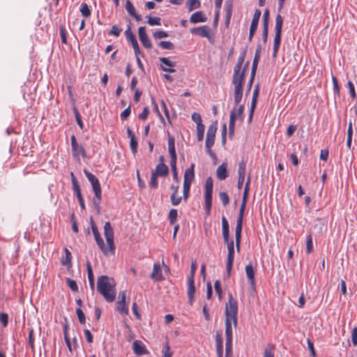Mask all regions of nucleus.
I'll use <instances>...</instances> for the list:
<instances>
[{"instance_id": "22", "label": "nucleus", "mask_w": 357, "mask_h": 357, "mask_svg": "<svg viewBox=\"0 0 357 357\" xmlns=\"http://www.w3.org/2000/svg\"><path fill=\"white\" fill-rule=\"evenodd\" d=\"M151 278L155 281H161L164 280L160 266L159 264H154L153 272L150 275Z\"/></svg>"}, {"instance_id": "12", "label": "nucleus", "mask_w": 357, "mask_h": 357, "mask_svg": "<svg viewBox=\"0 0 357 357\" xmlns=\"http://www.w3.org/2000/svg\"><path fill=\"white\" fill-rule=\"evenodd\" d=\"M138 35L139 40L145 48L151 49L153 47L152 43L146 33L145 26L139 27Z\"/></svg>"}, {"instance_id": "6", "label": "nucleus", "mask_w": 357, "mask_h": 357, "mask_svg": "<svg viewBox=\"0 0 357 357\" xmlns=\"http://www.w3.org/2000/svg\"><path fill=\"white\" fill-rule=\"evenodd\" d=\"M90 224L97 245H98L100 250L103 252L104 255H107L108 250L105 245L103 239L100 236L98 227L96 226V222H94L92 217L90 218Z\"/></svg>"}, {"instance_id": "9", "label": "nucleus", "mask_w": 357, "mask_h": 357, "mask_svg": "<svg viewBox=\"0 0 357 357\" xmlns=\"http://www.w3.org/2000/svg\"><path fill=\"white\" fill-rule=\"evenodd\" d=\"M84 173L85 176H86V178L89 179V181H90V183L92 185L93 190L96 196V197L99 196L100 192H101L102 190H101L100 184V182H99L98 178L95 175H93L92 173L87 171L86 169L84 170Z\"/></svg>"}, {"instance_id": "60", "label": "nucleus", "mask_w": 357, "mask_h": 357, "mask_svg": "<svg viewBox=\"0 0 357 357\" xmlns=\"http://www.w3.org/2000/svg\"><path fill=\"white\" fill-rule=\"evenodd\" d=\"M157 178H158L157 175L151 173V181H150L149 185L152 188L155 189V188H158V182Z\"/></svg>"}, {"instance_id": "25", "label": "nucleus", "mask_w": 357, "mask_h": 357, "mask_svg": "<svg viewBox=\"0 0 357 357\" xmlns=\"http://www.w3.org/2000/svg\"><path fill=\"white\" fill-rule=\"evenodd\" d=\"M195 163H192L190 167L185 169L183 181L192 183V181L195 179Z\"/></svg>"}, {"instance_id": "28", "label": "nucleus", "mask_w": 357, "mask_h": 357, "mask_svg": "<svg viewBox=\"0 0 357 357\" xmlns=\"http://www.w3.org/2000/svg\"><path fill=\"white\" fill-rule=\"evenodd\" d=\"M72 153L75 158L79 160L81 155L83 158H86V153L82 145L78 144L75 149L72 148Z\"/></svg>"}, {"instance_id": "27", "label": "nucleus", "mask_w": 357, "mask_h": 357, "mask_svg": "<svg viewBox=\"0 0 357 357\" xmlns=\"http://www.w3.org/2000/svg\"><path fill=\"white\" fill-rule=\"evenodd\" d=\"M243 86H234V103L236 107H237L243 97Z\"/></svg>"}, {"instance_id": "46", "label": "nucleus", "mask_w": 357, "mask_h": 357, "mask_svg": "<svg viewBox=\"0 0 357 357\" xmlns=\"http://www.w3.org/2000/svg\"><path fill=\"white\" fill-rule=\"evenodd\" d=\"M313 250V245H312V237L311 234H310L306 238V252L307 254H310Z\"/></svg>"}, {"instance_id": "30", "label": "nucleus", "mask_w": 357, "mask_h": 357, "mask_svg": "<svg viewBox=\"0 0 357 357\" xmlns=\"http://www.w3.org/2000/svg\"><path fill=\"white\" fill-rule=\"evenodd\" d=\"M232 321L225 319V335L226 341H232Z\"/></svg>"}, {"instance_id": "24", "label": "nucleus", "mask_w": 357, "mask_h": 357, "mask_svg": "<svg viewBox=\"0 0 357 357\" xmlns=\"http://www.w3.org/2000/svg\"><path fill=\"white\" fill-rule=\"evenodd\" d=\"M216 175L218 179L223 181L228 176L227 164L226 162L222 163L216 170Z\"/></svg>"}, {"instance_id": "23", "label": "nucleus", "mask_w": 357, "mask_h": 357, "mask_svg": "<svg viewBox=\"0 0 357 357\" xmlns=\"http://www.w3.org/2000/svg\"><path fill=\"white\" fill-rule=\"evenodd\" d=\"M168 151L170 155L171 160L177 159L175 149V139L169 134L168 135Z\"/></svg>"}, {"instance_id": "8", "label": "nucleus", "mask_w": 357, "mask_h": 357, "mask_svg": "<svg viewBox=\"0 0 357 357\" xmlns=\"http://www.w3.org/2000/svg\"><path fill=\"white\" fill-rule=\"evenodd\" d=\"M125 36L128 41L132 44L136 57H137V55L139 54H142L143 56L142 53L140 51L136 36L132 32L131 27L130 25L128 26V29L125 31Z\"/></svg>"}, {"instance_id": "20", "label": "nucleus", "mask_w": 357, "mask_h": 357, "mask_svg": "<svg viewBox=\"0 0 357 357\" xmlns=\"http://www.w3.org/2000/svg\"><path fill=\"white\" fill-rule=\"evenodd\" d=\"M222 237L225 243L230 241L229 239V225L227 218L225 216L222 217Z\"/></svg>"}, {"instance_id": "54", "label": "nucleus", "mask_w": 357, "mask_h": 357, "mask_svg": "<svg viewBox=\"0 0 357 357\" xmlns=\"http://www.w3.org/2000/svg\"><path fill=\"white\" fill-rule=\"evenodd\" d=\"M261 46L260 44H259L257 46L252 63H255L257 64H259V60H260V56H261Z\"/></svg>"}, {"instance_id": "58", "label": "nucleus", "mask_w": 357, "mask_h": 357, "mask_svg": "<svg viewBox=\"0 0 357 357\" xmlns=\"http://www.w3.org/2000/svg\"><path fill=\"white\" fill-rule=\"evenodd\" d=\"M332 81L333 84V91L335 95H337V96H340V87L338 85L337 79L336 77L333 76L332 77Z\"/></svg>"}, {"instance_id": "29", "label": "nucleus", "mask_w": 357, "mask_h": 357, "mask_svg": "<svg viewBox=\"0 0 357 357\" xmlns=\"http://www.w3.org/2000/svg\"><path fill=\"white\" fill-rule=\"evenodd\" d=\"M226 16H225V25L228 26L230 23V20L232 14V2L227 1L225 2Z\"/></svg>"}, {"instance_id": "41", "label": "nucleus", "mask_w": 357, "mask_h": 357, "mask_svg": "<svg viewBox=\"0 0 357 357\" xmlns=\"http://www.w3.org/2000/svg\"><path fill=\"white\" fill-rule=\"evenodd\" d=\"M102 199V192H100V195L96 197L95 195V197H93V204L94 206V208L97 212V213H100V200Z\"/></svg>"}, {"instance_id": "21", "label": "nucleus", "mask_w": 357, "mask_h": 357, "mask_svg": "<svg viewBox=\"0 0 357 357\" xmlns=\"http://www.w3.org/2000/svg\"><path fill=\"white\" fill-rule=\"evenodd\" d=\"M151 173L155 174L158 176L165 177L169 174V167L165 163L158 164L155 171H153Z\"/></svg>"}, {"instance_id": "61", "label": "nucleus", "mask_w": 357, "mask_h": 357, "mask_svg": "<svg viewBox=\"0 0 357 357\" xmlns=\"http://www.w3.org/2000/svg\"><path fill=\"white\" fill-rule=\"evenodd\" d=\"M214 288L215 291L219 298V299H221L222 298V287L221 284L219 280H215L214 283Z\"/></svg>"}, {"instance_id": "59", "label": "nucleus", "mask_w": 357, "mask_h": 357, "mask_svg": "<svg viewBox=\"0 0 357 357\" xmlns=\"http://www.w3.org/2000/svg\"><path fill=\"white\" fill-rule=\"evenodd\" d=\"M197 266L196 261L194 260L191 263L190 273V275L188 276V279H194L195 275V273L197 271Z\"/></svg>"}, {"instance_id": "62", "label": "nucleus", "mask_w": 357, "mask_h": 357, "mask_svg": "<svg viewBox=\"0 0 357 357\" xmlns=\"http://www.w3.org/2000/svg\"><path fill=\"white\" fill-rule=\"evenodd\" d=\"M274 346L270 347V345H268L264 350V357H274Z\"/></svg>"}, {"instance_id": "5", "label": "nucleus", "mask_w": 357, "mask_h": 357, "mask_svg": "<svg viewBox=\"0 0 357 357\" xmlns=\"http://www.w3.org/2000/svg\"><path fill=\"white\" fill-rule=\"evenodd\" d=\"M104 235L107 243L109 246V250L112 254H114L115 244L114 241V230L109 222H106L104 226Z\"/></svg>"}, {"instance_id": "39", "label": "nucleus", "mask_w": 357, "mask_h": 357, "mask_svg": "<svg viewBox=\"0 0 357 357\" xmlns=\"http://www.w3.org/2000/svg\"><path fill=\"white\" fill-rule=\"evenodd\" d=\"M146 17L148 19L146 22L150 26H155V25L160 26L161 25V18L160 17H151V16H146Z\"/></svg>"}, {"instance_id": "55", "label": "nucleus", "mask_w": 357, "mask_h": 357, "mask_svg": "<svg viewBox=\"0 0 357 357\" xmlns=\"http://www.w3.org/2000/svg\"><path fill=\"white\" fill-rule=\"evenodd\" d=\"M76 314L77 315V318L81 324H84L86 323V317L84 313L82 310L81 308L76 309Z\"/></svg>"}, {"instance_id": "15", "label": "nucleus", "mask_w": 357, "mask_h": 357, "mask_svg": "<svg viewBox=\"0 0 357 357\" xmlns=\"http://www.w3.org/2000/svg\"><path fill=\"white\" fill-rule=\"evenodd\" d=\"M132 349L134 353L137 356L148 354L149 351L146 349L144 343L140 340H135L132 344Z\"/></svg>"}, {"instance_id": "49", "label": "nucleus", "mask_w": 357, "mask_h": 357, "mask_svg": "<svg viewBox=\"0 0 357 357\" xmlns=\"http://www.w3.org/2000/svg\"><path fill=\"white\" fill-rule=\"evenodd\" d=\"M219 197L224 206H226L229 204V197L226 192H220L219 193Z\"/></svg>"}, {"instance_id": "40", "label": "nucleus", "mask_w": 357, "mask_h": 357, "mask_svg": "<svg viewBox=\"0 0 357 357\" xmlns=\"http://www.w3.org/2000/svg\"><path fill=\"white\" fill-rule=\"evenodd\" d=\"M236 119V108H234L229 115V129H235V121Z\"/></svg>"}, {"instance_id": "14", "label": "nucleus", "mask_w": 357, "mask_h": 357, "mask_svg": "<svg viewBox=\"0 0 357 357\" xmlns=\"http://www.w3.org/2000/svg\"><path fill=\"white\" fill-rule=\"evenodd\" d=\"M245 273H246V276L248 278L249 284H250L252 289L253 291H255L256 290V283H255V271L254 268L251 264H250L245 266Z\"/></svg>"}, {"instance_id": "19", "label": "nucleus", "mask_w": 357, "mask_h": 357, "mask_svg": "<svg viewBox=\"0 0 357 357\" xmlns=\"http://www.w3.org/2000/svg\"><path fill=\"white\" fill-rule=\"evenodd\" d=\"M125 7L129 15L133 17L136 21L139 22L142 20V16L136 13L135 8L130 0H126Z\"/></svg>"}, {"instance_id": "36", "label": "nucleus", "mask_w": 357, "mask_h": 357, "mask_svg": "<svg viewBox=\"0 0 357 357\" xmlns=\"http://www.w3.org/2000/svg\"><path fill=\"white\" fill-rule=\"evenodd\" d=\"M188 11H192L195 9H197L201 6V2L199 0H188L187 2Z\"/></svg>"}, {"instance_id": "45", "label": "nucleus", "mask_w": 357, "mask_h": 357, "mask_svg": "<svg viewBox=\"0 0 357 357\" xmlns=\"http://www.w3.org/2000/svg\"><path fill=\"white\" fill-rule=\"evenodd\" d=\"M246 162L242 160L238 164V177H244L245 176Z\"/></svg>"}, {"instance_id": "51", "label": "nucleus", "mask_w": 357, "mask_h": 357, "mask_svg": "<svg viewBox=\"0 0 357 357\" xmlns=\"http://www.w3.org/2000/svg\"><path fill=\"white\" fill-rule=\"evenodd\" d=\"M153 36L155 39H161L169 36L168 33L165 31L158 30L153 33Z\"/></svg>"}, {"instance_id": "57", "label": "nucleus", "mask_w": 357, "mask_h": 357, "mask_svg": "<svg viewBox=\"0 0 357 357\" xmlns=\"http://www.w3.org/2000/svg\"><path fill=\"white\" fill-rule=\"evenodd\" d=\"M86 270H87L89 282L93 281L94 280L93 273L91 265L89 261H87V262H86Z\"/></svg>"}, {"instance_id": "53", "label": "nucleus", "mask_w": 357, "mask_h": 357, "mask_svg": "<svg viewBox=\"0 0 357 357\" xmlns=\"http://www.w3.org/2000/svg\"><path fill=\"white\" fill-rule=\"evenodd\" d=\"M225 357L232 356V341H226Z\"/></svg>"}, {"instance_id": "44", "label": "nucleus", "mask_w": 357, "mask_h": 357, "mask_svg": "<svg viewBox=\"0 0 357 357\" xmlns=\"http://www.w3.org/2000/svg\"><path fill=\"white\" fill-rule=\"evenodd\" d=\"M80 12L83 17L85 18L89 17L91 15V10L89 8L88 5L86 3H82L80 7Z\"/></svg>"}, {"instance_id": "7", "label": "nucleus", "mask_w": 357, "mask_h": 357, "mask_svg": "<svg viewBox=\"0 0 357 357\" xmlns=\"http://www.w3.org/2000/svg\"><path fill=\"white\" fill-rule=\"evenodd\" d=\"M225 243L227 245V249H228L226 271H227V277L229 278L231 274V271L232 266H233V263H234V243L233 240H231L230 241H227V243Z\"/></svg>"}, {"instance_id": "63", "label": "nucleus", "mask_w": 357, "mask_h": 357, "mask_svg": "<svg viewBox=\"0 0 357 357\" xmlns=\"http://www.w3.org/2000/svg\"><path fill=\"white\" fill-rule=\"evenodd\" d=\"M131 113V106L130 105L125 109L121 113V118L122 120H126L128 118V116L130 115Z\"/></svg>"}, {"instance_id": "1", "label": "nucleus", "mask_w": 357, "mask_h": 357, "mask_svg": "<svg viewBox=\"0 0 357 357\" xmlns=\"http://www.w3.org/2000/svg\"><path fill=\"white\" fill-rule=\"evenodd\" d=\"M114 279L107 275L98 278L97 289L107 302H113L116 298V289Z\"/></svg>"}, {"instance_id": "13", "label": "nucleus", "mask_w": 357, "mask_h": 357, "mask_svg": "<svg viewBox=\"0 0 357 357\" xmlns=\"http://www.w3.org/2000/svg\"><path fill=\"white\" fill-rule=\"evenodd\" d=\"M239 69L234 68V74L232 77V84L234 86H243L245 82V74Z\"/></svg>"}, {"instance_id": "47", "label": "nucleus", "mask_w": 357, "mask_h": 357, "mask_svg": "<svg viewBox=\"0 0 357 357\" xmlns=\"http://www.w3.org/2000/svg\"><path fill=\"white\" fill-rule=\"evenodd\" d=\"M234 108H236V118L238 117L241 121H243L244 120V105H240L238 108L236 106Z\"/></svg>"}, {"instance_id": "64", "label": "nucleus", "mask_w": 357, "mask_h": 357, "mask_svg": "<svg viewBox=\"0 0 357 357\" xmlns=\"http://www.w3.org/2000/svg\"><path fill=\"white\" fill-rule=\"evenodd\" d=\"M351 341L354 346L357 345V327H354L351 333Z\"/></svg>"}, {"instance_id": "3", "label": "nucleus", "mask_w": 357, "mask_h": 357, "mask_svg": "<svg viewBox=\"0 0 357 357\" xmlns=\"http://www.w3.org/2000/svg\"><path fill=\"white\" fill-rule=\"evenodd\" d=\"M238 303L234 298L231 294H229L228 302L225 305V316L226 319L232 321L235 327L238 323Z\"/></svg>"}, {"instance_id": "31", "label": "nucleus", "mask_w": 357, "mask_h": 357, "mask_svg": "<svg viewBox=\"0 0 357 357\" xmlns=\"http://www.w3.org/2000/svg\"><path fill=\"white\" fill-rule=\"evenodd\" d=\"M66 257L64 259L61 260V264L63 266H67L68 268H70L72 266V255L71 252L68 248L64 249Z\"/></svg>"}, {"instance_id": "10", "label": "nucleus", "mask_w": 357, "mask_h": 357, "mask_svg": "<svg viewBox=\"0 0 357 357\" xmlns=\"http://www.w3.org/2000/svg\"><path fill=\"white\" fill-rule=\"evenodd\" d=\"M261 15V12L259 9H256L255 10V13H254V15H253V17H252V20L251 22L250 26V32H249V37H248V40L250 42L252 41V38L255 36V32L257 29L258 23H259V20L260 19Z\"/></svg>"}, {"instance_id": "26", "label": "nucleus", "mask_w": 357, "mask_h": 357, "mask_svg": "<svg viewBox=\"0 0 357 357\" xmlns=\"http://www.w3.org/2000/svg\"><path fill=\"white\" fill-rule=\"evenodd\" d=\"M206 20L207 17L204 15L202 11H197L193 13L190 18V22L192 24L205 22Z\"/></svg>"}, {"instance_id": "35", "label": "nucleus", "mask_w": 357, "mask_h": 357, "mask_svg": "<svg viewBox=\"0 0 357 357\" xmlns=\"http://www.w3.org/2000/svg\"><path fill=\"white\" fill-rule=\"evenodd\" d=\"M246 50H244L242 51L240 54V56L238 58L237 63H236L234 66V69H239L241 70V67L243 65L245 57L246 55Z\"/></svg>"}, {"instance_id": "43", "label": "nucleus", "mask_w": 357, "mask_h": 357, "mask_svg": "<svg viewBox=\"0 0 357 357\" xmlns=\"http://www.w3.org/2000/svg\"><path fill=\"white\" fill-rule=\"evenodd\" d=\"M176 161H177V159L170 160V166H171L172 171L173 178L175 181H178V172L176 170Z\"/></svg>"}, {"instance_id": "38", "label": "nucleus", "mask_w": 357, "mask_h": 357, "mask_svg": "<svg viewBox=\"0 0 357 357\" xmlns=\"http://www.w3.org/2000/svg\"><path fill=\"white\" fill-rule=\"evenodd\" d=\"M73 112H74L75 120H76V122H77V125L79 126V127L81 129H83L84 128V123H83V121L82 120L81 115H80L78 109H77V107H76V106L75 105L73 106Z\"/></svg>"}, {"instance_id": "37", "label": "nucleus", "mask_w": 357, "mask_h": 357, "mask_svg": "<svg viewBox=\"0 0 357 357\" xmlns=\"http://www.w3.org/2000/svg\"><path fill=\"white\" fill-rule=\"evenodd\" d=\"M259 89H260L259 84H256L255 86L253 93H252V102H251V105H252V106H257V99H258L259 93Z\"/></svg>"}, {"instance_id": "42", "label": "nucleus", "mask_w": 357, "mask_h": 357, "mask_svg": "<svg viewBox=\"0 0 357 357\" xmlns=\"http://www.w3.org/2000/svg\"><path fill=\"white\" fill-rule=\"evenodd\" d=\"M204 131H205L204 125L199 124V125L197 126V137L198 142H201L204 139Z\"/></svg>"}, {"instance_id": "34", "label": "nucleus", "mask_w": 357, "mask_h": 357, "mask_svg": "<svg viewBox=\"0 0 357 357\" xmlns=\"http://www.w3.org/2000/svg\"><path fill=\"white\" fill-rule=\"evenodd\" d=\"M116 308L121 314H128V308L126 305L125 301H120V300L116 302Z\"/></svg>"}, {"instance_id": "33", "label": "nucleus", "mask_w": 357, "mask_h": 357, "mask_svg": "<svg viewBox=\"0 0 357 357\" xmlns=\"http://www.w3.org/2000/svg\"><path fill=\"white\" fill-rule=\"evenodd\" d=\"M190 186L191 183H187V181H183V198L185 202H187L188 199L189 198Z\"/></svg>"}, {"instance_id": "16", "label": "nucleus", "mask_w": 357, "mask_h": 357, "mask_svg": "<svg viewBox=\"0 0 357 357\" xmlns=\"http://www.w3.org/2000/svg\"><path fill=\"white\" fill-rule=\"evenodd\" d=\"M195 286L194 279H188V303L192 306L195 300Z\"/></svg>"}, {"instance_id": "2", "label": "nucleus", "mask_w": 357, "mask_h": 357, "mask_svg": "<svg viewBox=\"0 0 357 357\" xmlns=\"http://www.w3.org/2000/svg\"><path fill=\"white\" fill-rule=\"evenodd\" d=\"M218 121H215L212 122V123L209 126L206 132V152L210 155L212 159L216 160L217 155L216 154L211 150V147L214 145L215 134L218 129L217 127Z\"/></svg>"}, {"instance_id": "32", "label": "nucleus", "mask_w": 357, "mask_h": 357, "mask_svg": "<svg viewBox=\"0 0 357 357\" xmlns=\"http://www.w3.org/2000/svg\"><path fill=\"white\" fill-rule=\"evenodd\" d=\"M178 211L175 208L170 209L168 214V219L170 225H174L177 222Z\"/></svg>"}, {"instance_id": "17", "label": "nucleus", "mask_w": 357, "mask_h": 357, "mask_svg": "<svg viewBox=\"0 0 357 357\" xmlns=\"http://www.w3.org/2000/svg\"><path fill=\"white\" fill-rule=\"evenodd\" d=\"M243 228V222L236 221V225L235 229V241L236 247L238 252L240 251L241 248V232Z\"/></svg>"}, {"instance_id": "56", "label": "nucleus", "mask_w": 357, "mask_h": 357, "mask_svg": "<svg viewBox=\"0 0 357 357\" xmlns=\"http://www.w3.org/2000/svg\"><path fill=\"white\" fill-rule=\"evenodd\" d=\"M59 31L62 43L67 44V36L65 26L63 25H61L59 26Z\"/></svg>"}, {"instance_id": "50", "label": "nucleus", "mask_w": 357, "mask_h": 357, "mask_svg": "<svg viewBox=\"0 0 357 357\" xmlns=\"http://www.w3.org/2000/svg\"><path fill=\"white\" fill-rule=\"evenodd\" d=\"M66 282L69 287V288L73 291H78V286L77 284V282L75 280H72L69 278H66Z\"/></svg>"}, {"instance_id": "4", "label": "nucleus", "mask_w": 357, "mask_h": 357, "mask_svg": "<svg viewBox=\"0 0 357 357\" xmlns=\"http://www.w3.org/2000/svg\"><path fill=\"white\" fill-rule=\"evenodd\" d=\"M283 24V17L280 14H278L275 17V38L273 43V57H276L278 50L280 48V45L281 43V36H282V29Z\"/></svg>"}, {"instance_id": "11", "label": "nucleus", "mask_w": 357, "mask_h": 357, "mask_svg": "<svg viewBox=\"0 0 357 357\" xmlns=\"http://www.w3.org/2000/svg\"><path fill=\"white\" fill-rule=\"evenodd\" d=\"M190 32L194 35L207 38L209 40H211V29L208 26L205 25L202 26L192 28L190 30Z\"/></svg>"}, {"instance_id": "48", "label": "nucleus", "mask_w": 357, "mask_h": 357, "mask_svg": "<svg viewBox=\"0 0 357 357\" xmlns=\"http://www.w3.org/2000/svg\"><path fill=\"white\" fill-rule=\"evenodd\" d=\"M158 45L165 50H172L174 49V45L170 41H160Z\"/></svg>"}, {"instance_id": "18", "label": "nucleus", "mask_w": 357, "mask_h": 357, "mask_svg": "<svg viewBox=\"0 0 357 357\" xmlns=\"http://www.w3.org/2000/svg\"><path fill=\"white\" fill-rule=\"evenodd\" d=\"M213 181L211 177H208L205 183L204 199H213Z\"/></svg>"}, {"instance_id": "52", "label": "nucleus", "mask_w": 357, "mask_h": 357, "mask_svg": "<svg viewBox=\"0 0 357 357\" xmlns=\"http://www.w3.org/2000/svg\"><path fill=\"white\" fill-rule=\"evenodd\" d=\"M130 139V149L132 151V153L133 154H135L137 151V145H138L137 139L136 137H132Z\"/></svg>"}]
</instances>
